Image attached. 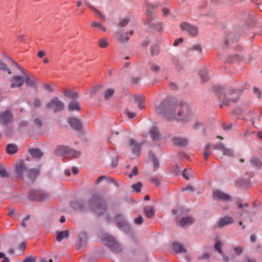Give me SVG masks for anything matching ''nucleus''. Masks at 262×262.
Returning a JSON list of instances; mask_svg holds the SVG:
<instances>
[{
	"mask_svg": "<svg viewBox=\"0 0 262 262\" xmlns=\"http://www.w3.org/2000/svg\"><path fill=\"white\" fill-rule=\"evenodd\" d=\"M233 250L237 255H240L243 252V248L241 247H235Z\"/></svg>",
	"mask_w": 262,
	"mask_h": 262,
	"instance_id": "55",
	"label": "nucleus"
},
{
	"mask_svg": "<svg viewBox=\"0 0 262 262\" xmlns=\"http://www.w3.org/2000/svg\"><path fill=\"white\" fill-rule=\"evenodd\" d=\"M212 196L214 199H220L224 201L228 200L230 198L229 195L221 191L220 190L214 191L213 192Z\"/></svg>",
	"mask_w": 262,
	"mask_h": 262,
	"instance_id": "17",
	"label": "nucleus"
},
{
	"mask_svg": "<svg viewBox=\"0 0 262 262\" xmlns=\"http://www.w3.org/2000/svg\"><path fill=\"white\" fill-rule=\"evenodd\" d=\"M202 125H203V124L202 123H201L200 122H198V121H196L195 122V123L193 125V128L194 129H197L199 128H200L201 126H202Z\"/></svg>",
	"mask_w": 262,
	"mask_h": 262,
	"instance_id": "61",
	"label": "nucleus"
},
{
	"mask_svg": "<svg viewBox=\"0 0 262 262\" xmlns=\"http://www.w3.org/2000/svg\"><path fill=\"white\" fill-rule=\"evenodd\" d=\"M222 243L220 241H217L214 245V249L219 253L223 255V251L221 249Z\"/></svg>",
	"mask_w": 262,
	"mask_h": 262,
	"instance_id": "48",
	"label": "nucleus"
},
{
	"mask_svg": "<svg viewBox=\"0 0 262 262\" xmlns=\"http://www.w3.org/2000/svg\"><path fill=\"white\" fill-rule=\"evenodd\" d=\"M200 75L203 81H207L209 80V73L205 69H203L201 71Z\"/></svg>",
	"mask_w": 262,
	"mask_h": 262,
	"instance_id": "35",
	"label": "nucleus"
},
{
	"mask_svg": "<svg viewBox=\"0 0 262 262\" xmlns=\"http://www.w3.org/2000/svg\"><path fill=\"white\" fill-rule=\"evenodd\" d=\"M143 217L141 215H139L137 218L135 219L134 222L135 224L140 225L143 223Z\"/></svg>",
	"mask_w": 262,
	"mask_h": 262,
	"instance_id": "54",
	"label": "nucleus"
},
{
	"mask_svg": "<svg viewBox=\"0 0 262 262\" xmlns=\"http://www.w3.org/2000/svg\"><path fill=\"white\" fill-rule=\"evenodd\" d=\"M63 94L65 96L73 99H76L78 98V93L70 90H66Z\"/></svg>",
	"mask_w": 262,
	"mask_h": 262,
	"instance_id": "29",
	"label": "nucleus"
},
{
	"mask_svg": "<svg viewBox=\"0 0 262 262\" xmlns=\"http://www.w3.org/2000/svg\"><path fill=\"white\" fill-rule=\"evenodd\" d=\"M80 108L79 103L76 101H72L68 105V109L70 112L79 111Z\"/></svg>",
	"mask_w": 262,
	"mask_h": 262,
	"instance_id": "25",
	"label": "nucleus"
},
{
	"mask_svg": "<svg viewBox=\"0 0 262 262\" xmlns=\"http://www.w3.org/2000/svg\"><path fill=\"white\" fill-rule=\"evenodd\" d=\"M102 241L111 249L113 252L119 253L122 251L121 245L115 240L114 237L106 235L102 238Z\"/></svg>",
	"mask_w": 262,
	"mask_h": 262,
	"instance_id": "6",
	"label": "nucleus"
},
{
	"mask_svg": "<svg viewBox=\"0 0 262 262\" xmlns=\"http://www.w3.org/2000/svg\"><path fill=\"white\" fill-rule=\"evenodd\" d=\"M182 176L186 180H188L189 179L188 171L186 169L183 170Z\"/></svg>",
	"mask_w": 262,
	"mask_h": 262,
	"instance_id": "59",
	"label": "nucleus"
},
{
	"mask_svg": "<svg viewBox=\"0 0 262 262\" xmlns=\"http://www.w3.org/2000/svg\"><path fill=\"white\" fill-rule=\"evenodd\" d=\"M13 121V115L9 110L2 112L0 114V123L6 125Z\"/></svg>",
	"mask_w": 262,
	"mask_h": 262,
	"instance_id": "11",
	"label": "nucleus"
},
{
	"mask_svg": "<svg viewBox=\"0 0 262 262\" xmlns=\"http://www.w3.org/2000/svg\"><path fill=\"white\" fill-rule=\"evenodd\" d=\"M48 108L53 109L54 112L61 111L64 109V103L59 101L57 97L52 99L46 105Z\"/></svg>",
	"mask_w": 262,
	"mask_h": 262,
	"instance_id": "7",
	"label": "nucleus"
},
{
	"mask_svg": "<svg viewBox=\"0 0 262 262\" xmlns=\"http://www.w3.org/2000/svg\"><path fill=\"white\" fill-rule=\"evenodd\" d=\"M223 152V154L225 156L232 157H233V151L231 149L225 147Z\"/></svg>",
	"mask_w": 262,
	"mask_h": 262,
	"instance_id": "41",
	"label": "nucleus"
},
{
	"mask_svg": "<svg viewBox=\"0 0 262 262\" xmlns=\"http://www.w3.org/2000/svg\"><path fill=\"white\" fill-rule=\"evenodd\" d=\"M34 122L36 125H37L39 127L41 126L42 124L41 120L38 118H36L34 119Z\"/></svg>",
	"mask_w": 262,
	"mask_h": 262,
	"instance_id": "64",
	"label": "nucleus"
},
{
	"mask_svg": "<svg viewBox=\"0 0 262 262\" xmlns=\"http://www.w3.org/2000/svg\"><path fill=\"white\" fill-rule=\"evenodd\" d=\"M68 122L71 127L76 130H80L82 128L81 122L78 119L70 117L68 119Z\"/></svg>",
	"mask_w": 262,
	"mask_h": 262,
	"instance_id": "14",
	"label": "nucleus"
},
{
	"mask_svg": "<svg viewBox=\"0 0 262 262\" xmlns=\"http://www.w3.org/2000/svg\"><path fill=\"white\" fill-rule=\"evenodd\" d=\"M151 158L154 165V170H156L158 168L159 165L158 160L154 154H151Z\"/></svg>",
	"mask_w": 262,
	"mask_h": 262,
	"instance_id": "43",
	"label": "nucleus"
},
{
	"mask_svg": "<svg viewBox=\"0 0 262 262\" xmlns=\"http://www.w3.org/2000/svg\"><path fill=\"white\" fill-rule=\"evenodd\" d=\"M128 146L132 150L133 154H136L138 156L140 154L141 150V145L136 140L133 139H130L128 141Z\"/></svg>",
	"mask_w": 262,
	"mask_h": 262,
	"instance_id": "13",
	"label": "nucleus"
},
{
	"mask_svg": "<svg viewBox=\"0 0 262 262\" xmlns=\"http://www.w3.org/2000/svg\"><path fill=\"white\" fill-rule=\"evenodd\" d=\"M157 113L168 119L177 120L188 122L193 118L189 106L185 103H177L174 100L167 99L162 101L156 108Z\"/></svg>",
	"mask_w": 262,
	"mask_h": 262,
	"instance_id": "1",
	"label": "nucleus"
},
{
	"mask_svg": "<svg viewBox=\"0 0 262 262\" xmlns=\"http://www.w3.org/2000/svg\"><path fill=\"white\" fill-rule=\"evenodd\" d=\"M225 146L221 143H219L214 145V148L216 150H220L222 151H223L225 148Z\"/></svg>",
	"mask_w": 262,
	"mask_h": 262,
	"instance_id": "52",
	"label": "nucleus"
},
{
	"mask_svg": "<svg viewBox=\"0 0 262 262\" xmlns=\"http://www.w3.org/2000/svg\"><path fill=\"white\" fill-rule=\"evenodd\" d=\"M214 91L217 94H220L223 92V88L220 86H217L214 88Z\"/></svg>",
	"mask_w": 262,
	"mask_h": 262,
	"instance_id": "58",
	"label": "nucleus"
},
{
	"mask_svg": "<svg viewBox=\"0 0 262 262\" xmlns=\"http://www.w3.org/2000/svg\"><path fill=\"white\" fill-rule=\"evenodd\" d=\"M101 86L100 85H96L95 86H94L92 88V89L90 91V94L92 96H93L94 95L96 94L97 92L101 89Z\"/></svg>",
	"mask_w": 262,
	"mask_h": 262,
	"instance_id": "50",
	"label": "nucleus"
},
{
	"mask_svg": "<svg viewBox=\"0 0 262 262\" xmlns=\"http://www.w3.org/2000/svg\"><path fill=\"white\" fill-rule=\"evenodd\" d=\"M29 151L30 154H31V155L33 158H40L43 155V153L42 152V151L38 148L30 149L29 150Z\"/></svg>",
	"mask_w": 262,
	"mask_h": 262,
	"instance_id": "30",
	"label": "nucleus"
},
{
	"mask_svg": "<svg viewBox=\"0 0 262 262\" xmlns=\"http://www.w3.org/2000/svg\"><path fill=\"white\" fill-rule=\"evenodd\" d=\"M0 177L1 178H8L9 177V173L7 172L6 169L2 166H0Z\"/></svg>",
	"mask_w": 262,
	"mask_h": 262,
	"instance_id": "42",
	"label": "nucleus"
},
{
	"mask_svg": "<svg viewBox=\"0 0 262 262\" xmlns=\"http://www.w3.org/2000/svg\"><path fill=\"white\" fill-rule=\"evenodd\" d=\"M116 221V225L119 229L124 231H127L129 230V225L122 215H117Z\"/></svg>",
	"mask_w": 262,
	"mask_h": 262,
	"instance_id": "12",
	"label": "nucleus"
},
{
	"mask_svg": "<svg viewBox=\"0 0 262 262\" xmlns=\"http://www.w3.org/2000/svg\"><path fill=\"white\" fill-rule=\"evenodd\" d=\"M234 220L232 217L226 216L220 219L217 223V227L219 228H222L225 226L232 224Z\"/></svg>",
	"mask_w": 262,
	"mask_h": 262,
	"instance_id": "16",
	"label": "nucleus"
},
{
	"mask_svg": "<svg viewBox=\"0 0 262 262\" xmlns=\"http://www.w3.org/2000/svg\"><path fill=\"white\" fill-rule=\"evenodd\" d=\"M150 69L151 71L155 73H158L160 71V67L156 63H151Z\"/></svg>",
	"mask_w": 262,
	"mask_h": 262,
	"instance_id": "47",
	"label": "nucleus"
},
{
	"mask_svg": "<svg viewBox=\"0 0 262 262\" xmlns=\"http://www.w3.org/2000/svg\"><path fill=\"white\" fill-rule=\"evenodd\" d=\"M172 249L176 253H186V248L179 243H173L172 244Z\"/></svg>",
	"mask_w": 262,
	"mask_h": 262,
	"instance_id": "22",
	"label": "nucleus"
},
{
	"mask_svg": "<svg viewBox=\"0 0 262 262\" xmlns=\"http://www.w3.org/2000/svg\"><path fill=\"white\" fill-rule=\"evenodd\" d=\"M92 27L98 28L101 29L103 32L106 31V28L100 23L97 21H93L92 23Z\"/></svg>",
	"mask_w": 262,
	"mask_h": 262,
	"instance_id": "40",
	"label": "nucleus"
},
{
	"mask_svg": "<svg viewBox=\"0 0 262 262\" xmlns=\"http://www.w3.org/2000/svg\"><path fill=\"white\" fill-rule=\"evenodd\" d=\"M11 88L20 87L24 83V77L20 76H14L11 79Z\"/></svg>",
	"mask_w": 262,
	"mask_h": 262,
	"instance_id": "15",
	"label": "nucleus"
},
{
	"mask_svg": "<svg viewBox=\"0 0 262 262\" xmlns=\"http://www.w3.org/2000/svg\"><path fill=\"white\" fill-rule=\"evenodd\" d=\"M210 145L209 144H207L206 145L205 147V150L203 153V156L206 160H207L208 157L210 156L209 148Z\"/></svg>",
	"mask_w": 262,
	"mask_h": 262,
	"instance_id": "46",
	"label": "nucleus"
},
{
	"mask_svg": "<svg viewBox=\"0 0 262 262\" xmlns=\"http://www.w3.org/2000/svg\"><path fill=\"white\" fill-rule=\"evenodd\" d=\"M115 93V90L113 89H108L106 90L104 94V98L106 100L111 98Z\"/></svg>",
	"mask_w": 262,
	"mask_h": 262,
	"instance_id": "37",
	"label": "nucleus"
},
{
	"mask_svg": "<svg viewBox=\"0 0 262 262\" xmlns=\"http://www.w3.org/2000/svg\"><path fill=\"white\" fill-rule=\"evenodd\" d=\"M154 7H151V6L150 5L146 11L147 14L150 17L149 24L156 30H160L161 29V22L157 21V25L155 23L152 22V20L156 17L154 12Z\"/></svg>",
	"mask_w": 262,
	"mask_h": 262,
	"instance_id": "10",
	"label": "nucleus"
},
{
	"mask_svg": "<svg viewBox=\"0 0 262 262\" xmlns=\"http://www.w3.org/2000/svg\"><path fill=\"white\" fill-rule=\"evenodd\" d=\"M128 22L129 20L128 18H122L119 21L118 26L120 27H123L126 26L128 24Z\"/></svg>",
	"mask_w": 262,
	"mask_h": 262,
	"instance_id": "45",
	"label": "nucleus"
},
{
	"mask_svg": "<svg viewBox=\"0 0 262 262\" xmlns=\"http://www.w3.org/2000/svg\"><path fill=\"white\" fill-rule=\"evenodd\" d=\"M150 135L152 139L154 141H158L161 138L159 129L156 127H152L150 129Z\"/></svg>",
	"mask_w": 262,
	"mask_h": 262,
	"instance_id": "21",
	"label": "nucleus"
},
{
	"mask_svg": "<svg viewBox=\"0 0 262 262\" xmlns=\"http://www.w3.org/2000/svg\"><path fill=\"white\" fill-rule=\"evenodd\" d=\"M142 186V183L141 182H138L136 184H133L132 187L137 192H139L141 191V188Z\"/></svg>",
	"mask_w": 262,
	"mask_h": 262,
	"instance_id": "44",
	"label": "nucleus"
},
{
	"mask_svg": "<svg viewBox=\"0 0 262 262\" xmlns=\"http://www.w3.org/2000/svg\"><path fill=\"white\" fill-rule=\"evenodd\" d=\"M33 104L35 106L39 107L41 106V102L40 100L38 98H35L34 99Z\"/></svg>",
	"mask_w": 262,
	"mask_h": 262,
	"instance_id": "60",
	"label": "nucleus"
},
{
	"mask_svg": "<svg viewBox=\"0 0 262 262\" xmlns=\"http://www.w3.org/2000/svg\"><path fill=\"white\" fill-rule=\"evenodd\" d=\"M138 174V169L136 166H135L132 171L129 174L128 177L132 178L134 176H137Z\"/></svg>",
	"mask_w": 262,
	"mask_h": 262,
	"instance_id": "53",
	"label": "nucleus"
},
{
	"mask_svg": "<svg viewBox=\"0 0 262 262\" xmlns=\"http://www.w3.org/2000/svg\"><path fill=\"white\" fill-rule=\"evenodd\" d=\"M193 223V219L191 217H183L180 221V224L181 226L183 227L190 225Z\"/></svg>",
	"mask_w": 262,
	"mask_h": 262,
	"instance_id": "26",
	"label": "nucleus"
},
{
	"mask_svg": "<svg viewBox=\"0 0 262 262\" xmlns=\"http://www.w3.org/2000/svg\"><path fill=\"white\" fill-rule=\"evenodd\" d=\"M92 9L103 20H105V16L100 12V11L95 8H92Z\"/></svg>",
	"mask_w": 262,
	"mask_h": 262,
	"instance_id": "57",
	"label": "nucleus"
},
{
	"mask_svg": "<svg viewBox=\"0 0 262 262\" xmlns=\"http://www.w3.org/2000/svg\"><path fill=\"white\" fill-rule=\"evenodd\" d=\"M69 235V232L68 230L58 232L57 233L56 239L60 242L63 239L68 237Z\"/></svg>",
	"mask_w": 262,
	"mask_h": 262,
	"instance_id": "31",
	"label": "nucleus"
},
{
	"mask_svg": "<svg viewBox=\"0 0 262 262\" xmlns=\"http://www.w3.org/2000/svg\"><path fill=\"white\" fill-rule=\"evenodd\" d=\"M28 168L23 161L17 163L15 165V173L23 179L25 178Z\"/></svg>",
	"mask_w": 262,
	"mask_h": 262,
	"instance_id": "8",
	"label": "nucleus"
},
{
	"mask_svg": "<svg viewBox=\"0 0 262 262\" xmlns=\"http://www.w3.org/2000/svg\"><path fill=\"white\" fill-rule=\"evenodd\" d=\"M124 113L127 116V117L130 119L134 118L136 114L134 112H130L128 109H125L124 111Z\"/></svg>",
	"mask_w": 262,
	"mask_h": 262,
	"instance_id": "49",
	"label": "nucleus"
},
{
	"mask_svg": "<svg viewBox=\"0 0 262 262\" xmlns=\"http://www.w3.org/2000/svg\"><path fill=\"white\" fill-rule=\"evenodd\" d=\"M71 206L75 210L83 211L85 209L84 205L80 202L74 201L71 203Z\"/></svg>",
	"mask_w": 262,
	"mask_h": 262,
	"instance_id": "27",
	"label": "nucleus"
},
{
	"mask_svg": "<svg viewBox=\"0 0 262 262\" xmlns=\"http://www.w3.org/2000/svg\"><path fill=\"white\" fill-rule=\"evenodd\" d=\"M69 148H70L67 146H60L57 147L55 153L58 156H67Z\"/></svg>",
	"mask_w": 262,
	"mask_h": 262,
	"instance_id": "24",
	"label": "nucleus"
},
{
	"mask_svg": "<svg viewBox=\"0 0 262 262\" xmlns=\"http://www.w3.org/2000/svg\"><path fill=\"white\" fill-rule=\"evenodd\" d=\"M18 147L17 145L13 144H8L6 147L7 152L9 154H13L17 151Z\"/></svg>",
	"mask_w": 262,
	"mask_h": 262,
	"instance_id": "32",
	"label": "nucleus"
},
{
	"mask_svg": "<svg viewBox=\"0 0 262 262\" xmlns=\"http://www.w3.org/2000/svg\"><path fill=\"white\" fill-rule=\"evenodd\" d=\"M172 141L175 145L180 146H185L188 143V140L187 138L178 137H173Z\"/></svg>",
	"mask_w": 262,
	"mask_h": 262,
	"instance_id": "19",
	"label": "nucleus"
},
{
	"mask_svg": "<svg viewBox=\"0 0 262 262\" xmlns=\"http://www.w3.org/2000/svg\"><path fill=\"white\" fill-rule=\"evenodd\" d=\"M8 60L16 65V67L21 71V73L24 75V82L29 87H34L38 82V80L33 76L29 75L26 70H25L21 66L13 60L11 58H8Z\"/></svg>",
	"mask_w": 262,
	"mask_h": 262,
	"instance_id": "4",
	"label": "nucleus"
},
{
	"mask_svg": "<svg viewBox=\"0 0 262 262\" xmlns=\"http://www.w3.org/2000/svg\"><path fill=\"white\" fill-rule=\"evenodd\" d=\"M252 165L256 166H259L260 165V161L258 159L252 158L250 160Z\"/></svg>",
	"mask_w": 262,
	"mask_h": 262,
	"instance_id": "51",
	"label": "nucleus"
},
{
	"mask_svg": "<svg viewBox=\"0 0 262 262\" xmlns=\"http://www.w3.org/2000/svg\"><path fill=\"white\" fill-rule=\"evenodd\" d=\"M8 58H10V57H7L5 59V61H0V70L3 71L5 72H7L8 74H11V71L10 68H8L7 63H9L10 64L14 65L15 64L10 62Z\"/></svg>",
	"mask_w": 262,
	"mask_h": 262,
	"instance_id": "18",
	"label": "nucleus"
},
{
	"mask_svg": "<svg viewBox=\"0 0 262 262\" xmlns=\"http://www.w3.org/2000/svg\"><path fill=\"white\" fill-rule=\"evenodd\" d=\"M108 45L107 40L105 38H101L99 40V46L101 48H106Z\"/></svg>",
	"mask_w": 262,
	"mask_h": 262,
	"instance_id": "38",
	"label": "nucleus"
},
{
	"mask_svg": "<svg viewBox=\"0 0 262 262\" xmlns=\"http://www.w3.org/2000/svg\"><path fill=\"white\" fill-rule=\"evenodd\" d=\"M28 197L34 201H45L49 198V194L39 189H31L29 192Z\"/></svg>",
	"mask_w": 262,
	"mask_h": 262,
	"instance_id": "5",
	"label": "nucleus"
},
{
	"mask_svg": "<svg viewBox=\"0 0 262 262\" xmlns=\"http://www.w3.org/2000/svg\"><path fill=\"white\" fill-rule=\"evenodd\" d=\"M134 100L138 104L140 110H143L144 108V98L142 95L135 96Z\"/></svg>",
	"mask_w": 262,
	"mask_h": 262,
	"instance_id": "23",
	"label": "nucleus"
},
{
	"mask_svg": "<svg viewBox=\"0 0 262 262\" xmlns=\"http://www.w3.org/2000/svg\"><path fill=\"white\" fill-rule=\"evenodd\" d=\"M152 55H157L159 52V47L157 44L153 45L150 48Z\"/></svg>",
	"mask_w": 262,
	"mask_h": 262,
	"instance_id": "39",
	"label": "nucleus"
},
{
	"mask_svg": "<svg viewBox=\"0 0 262 262\" xmlns=\"http://www.w3.org/2000/svg\"><path fill=\"white\" fill-rule=\"evenodd\" d=\"M144 212L146 216L148 218H151L155 215L154 208L152 206H146L144 208Z\"/></svg>",
	"mask_w": 262,
	"mask_h": 262,
	"instance_id": "28",
	"label": "nucleus"
},
{
	"mask_svg": "<svg viewBox=\"0 0 262 262\" xmlns=\"http://www.w3.org/2000/svg\"><path fill=\"white\" fill-rule=\"evenodd\" d=\"M242 91L230 87L227 89L223 95L219 96L220 100L222 101L220 107L222 108L223 105L228 106L231 102H236L240 98Z\"/></svg>",
	"mask_w": 262,
	"mask_h": 262,
	"instance_id": "2",
	"label": "nucleus"
},
{
	"mask_svg": "<svg viewBox=\"0 0 262 262\" xmlns=\"http://www.w3.org/2000/svg\"><path fill=\"white\" fill-rule=\"evenodd\" d=\"M89 207L98 215H102L105 211V206L103 201L97 195L92 196L89 202Z\"/></svg>",
	"mask_w": 262,
	"mask_h": 262,
	"instance_id": "3",
	"label": "nucleus"
},
{
	"mask_svg": "<svg viewBox=\"0 0 262 262\" xmlns=\"http://www.w3.org/2000/svg\"><path fill=\"white\" fill-rule=\"evenodd\" d=\"M35 257L33 256H30L27 257L23 262H35Z\"/></svg>",
	"mask_w": 262,
	"mask_h": 262,
	"instance_id": "63",
	"label": "nucleus"
},
{
	"mask_svg": "<svg viewBox=\"0 0 262 262\" xmlns=\"http://www.w3.org/2000/svg\"><path fill=\"white\" fill-rule=\"evenodd\" d=\"M80 152L74 149L69 148V152L67 156L71 158H78L80 156Z\"/></svg>",
	"mask_w": 262,
	"mask_h": 262,
	"instance_id": "36",
	"label": "nucleus"
},
{
	"mask_svg": "<svg viewBox=\"0 0 262 262\" xmlns=\"http://www.w3.org/2000/svg\"><path fill=\"white\" fill-rule=\"evenodd\" d=\"M79 242L78 246L80 247H83L85 245L86 241V236L84 233H81L79 235Z\"/></svg>",
	"mask_w": 262,
	"mask_h": 262,
	"instance_id": "34",
	"label": "nucleus"
},
{
	"mask_svg": "<svg viewBox=\"0 0 262 262\" xmlns=\"http://www.w3.org/2000/svg\"><path fill=\"white\" fill-rule=\"evenodd\" d=\"M191 50H196V51H198L199 52H201L202 49H201V47L200 45H195L193 46L191 48Z\"/></svg>",
	"mask_w": 262,
	"mask_h": 262,
	"instance_id": "62",
	"label": "nucleus"
},
{
	"mask_svg": "<svg viewBox=\"0 0 262 262\" xmlns=\"http://www.w3.org/2000/svg\"><path fill=\"white\" fill-rule=\"evenodd\" d=\"M181 28L182 30L186 31L191 36H195L198 34L199 31L197 27L186 22H183L181 24Z\"/></svg>",
	"mask_w": 262,
	"mask_h": 262,
	"instance_id": "9",
	"label": "nucleus"
},
{
	"mask_svg": "<svg viewBox=\"0 0 262 262\" xmlns=\"http://www.w3.org/2000/svg\"><path fill=\"white\" fill-rule=\"evenodd\" d=\"M25 176V178H28L30 181L33 182L35 181L37 176L38 174L39 171L34 169H29Z\"/></svg>",
	"mask_w": 262,
	"mask_h": 262,
	"instance_id": "20",
	"label": "nucleus"
},
{
	"mask_svg": "<svg viewBox=\"0 0 262 262\" xmlns=\"http://www.w3.org/2000/svg\"><path fill=\"white\" fill-rule=\"evenodd\" d=\"M115 37L118 42L121 43L126 41L129 39V37L126 35L124 38L123 34L121 32L116 33Z\"/></svg>",
	"mask_w": 262,
	"mask_h": 262,
	"instance_id": "33",
	"label": "nucleus"
},
{
	"mask_svg": "<svg viewBox=\"0 0 262 262\" xmlns=\"http://www.w3.org/2000/svg\"><path fill=\"white\" fill-rule=\"evenodd\" d=\"M253 91L255 96H256V97H257L258 98H260L261 93L258 88L254 87L253 89Z\"/></svg>",
	"mask_w": 262,
	"mask_h": 262,
	"instance_id": "56",
	"label": "nucleus"
}]
</instances>
